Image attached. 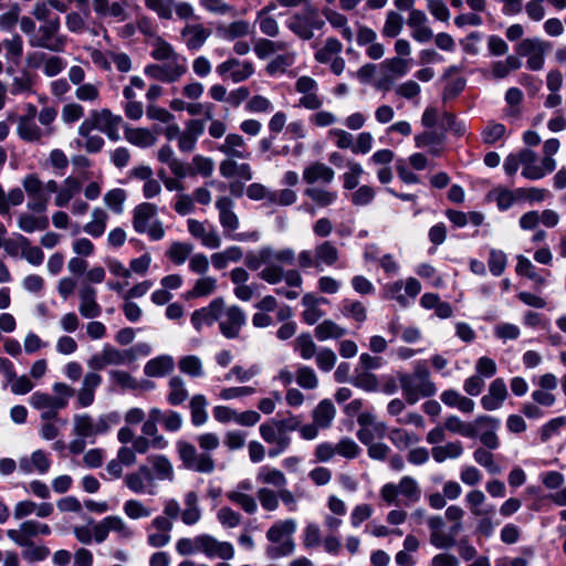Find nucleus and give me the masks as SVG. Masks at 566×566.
<instances>
[{"mask_svg":"<svg viewBox=\"0 0 566 566\" xmlns=\"http://www.w3.org/2000/svg\"><path fill=\"white\" fill-rule=\"evenodd\" d=\"M200 452L190 442L179 440L176 442V449L180 461L187 470L210 474L216 470V461L211 452L220 446V438L214 432H205L196 437Z\"/></svg>","mask_w":566,"mask_h":566,"instance_id":"nucleus-1","label":"nucleus"},{"mask_svg":"<svg viewBox=\"0 0 566 566\" xmlns=\"http://www.w3.org/2000/svg\"><path fill=\"white\" fill-rule=\"evenodd\" d=\"M271 248H262L256 252H249L244 258V264L252 271L259 272V277L269 284H277L284 281L290 286H298L302 283L301 275L295 270L284 272L282 269H276L271 265Z\"/></svg>","mask_w":566,"mask_h":566,"instance_id":"nucleus-2","label":"nucleus"},{"mask_svg":"<svg viewBox=\"0 0 566 566\" xmlns=\"http://www.w3.org/2000/svg\"><path fill=\"white\" fill-rule=\"evenodd\" d=\"M122 420L119 412L111 411L97 418L90 413H76L73 417V433L88 443H95L97 437L105 436L118 426Z\"/></svg>","mask_w":566,"mask_h":566,"instance_id":"nucleus-3","label":"nucleus"},{"mask_svg":"<svg viewBox=\"0 0 566 566\" xmlns=\"http://www.w3.org/2000/svg\"><path fill=\"white\" fill-rule=\"evenodd\" d=\"M399 382L409 405H415L420 398L431 397L437 391L426 361H417L411 374L399 375Z\"/></svg>","mask_w":566,"mask_h":566,"instance_id":"nucleus-4","label":"nucleus"},{"mask_svg":"<svg viewBox=\"0 0 566 566\" xmlns=\"http://www.w3.org/2000/svg\"><path fill=\"white\" fill-rule=\"evenodd\" d=\"M295 530L296 523L294 520L279 521L268 530L266 538L270 545L266 547V556L270 559L281 558L293 553L292 534Z\"/></svg>","mask_w":566,"mask_h":566,"instance_id":"nucleus-5","label":"nucleus"},{"mask_svg":"<svg viewBox=\"0 0 566 566\" xmlns=\"http://www.w3.org/2000/svg\"><path fill=\"white\" fill-rule=\"evenodd\" d=\"M157 206L142 202L133 210V228L139 234H147L151 241H159L165 237L163 222L157 219Z\"/></svg>","mask_w":566,"mask_h":566,"instance_id":"nucleus-6","label":"nucleus"},{"mask_svg":"<svg viewBox=\"0 0 566 566\" xmlns=\"http://www.w3.org/2000/svg\"><path fill=\"white\" fill-rule=\"evenodd\" d=\"M380 497L389 505L402 504L410 506L421 497V490L418 482L409 476H402L398 484L386 483L380 489Z\"/></svg>","mask_w":566,"mask_h":566,"instance_id":"nucleus-7","label":"nucleus"},{"mask_svg":"<svg viewBox=\"0 0 566 566\" xmlns=\"http://www.w3.org/2000/svg\"><path fill=\"white\" fill-rule=\"evenodd\" d=\"M296 429V423L287 424L286 421H270L260 426L261 438L272 447L269 449V457L275 458L287 450L291 444L289 431Z\"/></svg>","mask_w":566,"mask_h":566,"instance_id":"nucleus-8","label":"nucleus"},{"mask_svg":"<svg viewBox=\"0 0 566 566\" xmlns=\"http://www.w3.org/2000/svg\"><path fill=\"white\" fill-rule=\"evenodd\" d=\"M60 18H54L40 24L35 33L30 39V45L43 48L52 52H63L66 38L60 34Z\"/></svg>","mask_w":566,"mask_h":566,"instance_id":"nucleus-9","label":"nucleus"},{"mask_svg":"<svg viewBox=\"0 0 566 566\" xmlns=\"http://www.w3.org/2000/svg\"><path fill=\"white\" fill-rule=\"evenodd\" d=\"M17 135L27 143H36L43 145L50 138L49 128L43 129L36 123V107L28 105L27 113L18 117Z\"/></svg>","mask_w":566,"mask_h":566,"instance_id":"nucleus-10","label":"nucleus"},{"mask_svg":"<svg viewBox=\"0 0 566 566\" xmlns=\"http://www.w3.org/2000/svg\"><path fill=\"white\" fill-rule=\"evenodd\" d=\"M430 530V544L437 549H448L457 544V536L463 531L462 520L454 522L448 534L442 532L446 523L442 516L433 515L427 520Z\"/></svg>","mask_w":566,"mask_h":566,"instance_id":"nucleus-11","label":"nucleus"},{"mask_svg":"<svg viewBox=\"0 0 566 566\" xmlns=\"http://www.w3.org/2000/svg\"><path fill=\"white\" fill-rule=\"evenodd\" d=\"M218 324L220 333L226 338L234 339L239 337L242 327L247 324V315L238 305H226L221 298Z\"/></svg>","mask_w":566,"mask_h":566,"instance_id":"nucleus-12","label":"nucleus"},{"mask_svg":"<svg viewBox=\"0 0 566 566\" xmlns=\"http://www.w3.org/2000/svg\"><path fill=\"white\" fill-rule=\"evenodd\" d=\"M187 59L181 57L165 61L160 64H148L145 66L144 73L151 80L160 81L163 83H175L187 73Z\"/></svg>","mask_w":566,"mask_h":566,"instance_id":"nucleus-13","label":"nucleus"},{"mask_svg":"<svg viewBox=\"0 0 566 566\" xmlns=\"http://www.w3.org/2000/svg\"><path fill=\"white\" fill-rule=\"evenodd\" d=\"M552 49L549 42L538 38L522 40L515 50L518 55L527 57L526 65L532 71H539L544 66L545 54Z\"/></svg>","mask_w":566,"mask_h":566,"instance_id":"nucleus-14","label":"nucleus"},{"mask_svg":"<svg viewBox=\"0 0 566 566\" xmlns=\"http://www.w3.org/2000/svg\"><path fill=\"white\" fill-rule=\"evenodd\" d=\"M23 189L29 198L28 209L34 213H44L50 198L43 189V182L35 174H29L22 181Z\"/></svg>","mask_w":566,"mask_h":566,"instance_id":"nucleus-15","label":"nucleus"},{"mask_svg":"<svg viewBox=\"0 0 566 566\" xmlns=\"http://www.w3.org/2000/svg\"><path fill=\"white\" fill-rule=\"evenodd\" d=\"M51 527L36 520H25L17 528L7 531V536L15 545H25L27 543L34 542L38 536H49Z\"/></svg>","mask_w":566,"mask_h":566,"instance_id":"nucleus-16","label":"nucleus"},{"mask_svg":"<svg viewBox=\"0 0 566 566\" xmlns=\"http://www.w3.org/2000/svg\"><path fill=\"white\" fill-rule=\"evenodd\" d=\"M216 71L223 80H231L233 83H240L247 81L253 75L254 66L250 61L229 57L220 63Z\"/></svg>","mask_w":566,"mask_h":566,"instance_id":"nucleus-17","label":"nucleus"},{"mask_svg":"<svg viewBox=\"0 0 566 566\" xmlns=\"http://www.w3.org/2000/svg\"><path fill=\"white\" fill-rule=\"evenodd\" d=\"M124 484L136 494H156L155 478L147 465H142L137 471L126 474Z\"/></svg>","mask_w":566,"mask_h":566,"instance_id":"nucleus-18","label":"nucleus"},{"mask_svg":"<svg viewBox=\"0 0 566 566\" xmlns=\"http://www.w3.org/2000/svg\"><path fill=\"white\" fill-rule=\"evenodd\" d=\"M289 29L297 36L308 40L314 35L318 27V15L315 9H305L296 13L287 22Z\"/></svg>","mask_w":566,"mask_h":566,"instance_id":"nucleus-19","label":"nucleus"},{"mask_svg":"<svg viewBox=\"0 0 566 566\" xmlns=\"http://www.w3.org/2000/svg\"><path fill=\"white\" fill-rule=\"evenodd\" d=\"M19 470L22 474L33 473L44 475L52 465L51 454L44 450L38 449L30 455H23L18 461Z\"/></svg>","mask_w":566,"mask_h":566,"instance_id":"nucleus-20","label":"nucleus"},{"mask_svg":"<svg viewBox=\"0 0 566 566\" xmlns=\"http://www.w3.org/2000/svg\"><path fill=\"white\" fill-rule=\"evenodd\" d=\"M500 427V420L491 416L476 417V430L481 446L489 450H496L500 448V439L496 430Z\"/></svg>","mask_w":566,"mask_h":566,"instance_id":"nucleus-21","label":"nucleus"},{"mask_svg":"<svg viewBox=\"0 0 566 566\" xmlns=\"http://www.w3.org/2000/svg\"><path fill=\"white\" fill-rule=\"evenodd\" d=\"M92 112L97 125V130L105 134L112 142L119 140V128L123 124V117L113 114L108 108L93 109Z\"/></svg>","mask_w":566,"mask_h":566,"instance_id":"nucleus-22","label":"nucleus"},{"mask_svg":"<svg viewBox=\"0 0 566 566\" xmlns=\"http://www.w3.org/2000/svg\"><path fill=\"white\" fill-rule=\"evenodd\" d=\"M427 14L419 10L412 9L407 19V24L411 29V36L419 43H427L433 38V31L428 25Z\"/></svg>","mask_w":566,"mask_h":566,"instance_id":"nucleus-23","label":"nucleus"},{"mask_svg":"<svg viewBox=\"0 0 566 566\" xmlns=\"http://www.w3.org/2000/svg\"><path fill=\"white\" fill-rule=\"evenodd\" d=\"M201 554L208 558L230 560L234 556V547L230 542H222L209 534H202Z\"/></svg>","mask_w":566,"mask_h":566,"instance_id":"nucleus-24","label":"nucleus"},{"mask_svg":"<svg viewBox=\"0 0 566 566\" xmlns=\"http://www.w3.org/2000/svg\"><path fill=\"white\" fill-rule=\"evenodd\" d=\"M216 208L219 212V222L227 235L239 229L240 221L233 210L234 202L230 197H219L216 201Z\"/></svg>","mask_w":566,"mask_h":566,"instance_id":"nucleus-25","label":"nucleus"},{"mask_svg":"<svg viewBox=\"0 0 566 566\" xmlns=\"http://www.w3.org/2000/svg\"><path fill=\"white\" fill-rule=\"evenodd\" d=\"M187 228L189 233L196 239L200 240L203 247L208 249L220 248L221 238L213 227L207 228L205 223L199 220L188 219Z\"/></svg>","mask_w":566,"mask_h":566,"instance_id":"nucleus-26","label":"nucleus"},{"mask_svg":"<svg viewBox=\"0 0 566 566\" xmlns=\"http://www.w3.org/2000/svg\"><path fill=\"white\" fill-rule=\"evenodd\" d=\"M295 90L302 95L298 99V106L307 109H316L318 107L315 80L310 76H301L295 83Z\"/></svg>","mask_w":566,"mask_h":566,"instance_id":"nucleus-27","label":"nucleus"},{"mask_svg":"<svg viewBox=\"0 0 566 566\" xmlns=\"http://www.w3.org/2000/svg\"><path fill=\"white\" fill-rule=\"evenodd\" d=\"M217 149L224 154L227 159H248L250 153L243 137L239 134H228L224 142L218 145Z\"/></svg>","mask_w":566,"mask_h":566,"instance_id":"nucleus-28","label":"nucleus"},{"mask_svg":"<svg viewBox=\"0 0 566 566\" xmlns=\"http://www.w3.org/2000/svg\"><path fill=\"white\" fill-rule=\"evenodd\" d=\"M80 305L78 312L84 318H96L102 313V307L96 301V290L90 285H84L78 291Z\"/></svg>","mask_w":566,"mask_h":566,"instance_id":"nucleus-29","label":"nucleus"},{"mask_svg":"<svg viewBox=\"0 0 566 566\" xmlns=\"http://www.w3.org/2000/svg\"><path fill=\"white\" fill-rule=\"evenodd\" d=\"M102 384V376L95 371L86 373L81 389L77 392V402L82 408H87L95 400V390Z\"/></svg>","mask_w":566,"mask_h":566,"instance_id":"nucleus-30","label":"nucleus"},{"mask_svg":"<svg viewBox=\"0 0 566 566\" xmlns=\"http://www.w3.org/2000/svg\"><path fill=\"white\" fill-rule=\"evenodd\" d=\"M507 397V389L502 378L494 379L489 387V392L481 398V405L485 410L499 409Z\"/></svg>","mask_w":566,"mask_h":566,"instance_id":"nucleus-31","label":"nucleus"},{"mask_svg":"<svg viewBox=\"0 0 566 566\" xmlns=\"http://www.w3.org/2000/svg\"><path fill=\"white\" fill-rule=\"evenodd\" d=\"M221 306V297L214 298L206 307L196 310L191 315V323L197 331L202 326H210L219 319V311Z\"/></svg>","mask_w":566,"mask_h":566,"instance_id":"nucleus-32","label":"nucleus"},{"mask_svg":"<svg viewBox=\"0 0 566 566\" xmlns=\"http://www.w3.org/2000/svg\"><path fill=\"white\" fill-rule=\"evenodd\" d=\"M303 180L308 185L304 195L312 199L313 205L304 203L301 208L313 216L315 213V203L318 202V188L315 185L318 180V164H312L304 169Z\"/></svg>","mask_w":566,"mask_h":566,"instance_id":"nucleus-33","label":"nucleus"},{"mask_svg":"<svg viewBox=\"0 0 566 566\" xmlns=\"http://www.w3.org/2000/svg\"><path fill=\"white\" fill-rule=\"evenodd\" d=\"M160 163L167 165L177 178H186L189 174V165L181 161L170 145H163L157 153Z\"/></svg>","mask_w":566,"mask_h":566,"instance_id":"nucleus-34","label":"nucleus"},{"mask_svg":"<svg viewBox=\"0 0 566 566\" xmlns=\"http://www.w3.org/2000/svg\"><path fill=\"white\" fill-rule=\"evenodd\" d=\"M32 61V66L41 67L42 72L49 77L56 76L66 67L64 59L56 55H46L45 53H35Z\"/></svg>","mask_w":566,"mask_h":566,"instance_id":"nucleus-35","label":"nucleus"},{"mask_svg":"<svg viewBox=\"0 0 566 566\" xmlns=\"http://www.w3.org/2000/svg\"><path fill=\"white\" fill-rule=\"evenodd\" d=\"M464 452L463 443L460 440L449 441L444 444L434 446L431 449L432 459L437 463H443L447 460H457Z\"/></svg>","mask_w":566,"mask_h":566,"instance_id":"nucleus-36","label":"nucleus"},{"mask_svg":"<svg viewBox=\"0 0 566 566\" xmlns=\"http://www.w3.org/2000/svg\"><path fill=\"white\" fill-rule=\"evenodd\" d=\"M210 32L202 24H187L181 30V36L185 39L186 45L189 50H199L207 39Z\"/></svg>","mask_w":566,"mask_h":566,"instance_id":"nucleus-37","label":"nucleus"},{"mask_svg":"<svg viewBox=\"0 0 566 566\" xmlns=\"http://www.w3.org/2000/svg\"><path fill=\"white\" fill-rule=\"evenodd\" d=\"M219 171L224 178L238 177L245 181L253 178L251 166L247 163L239 164L234 159H223L220 163Z\"/></svg>","mask_w":566,"mask_h":566,"instance_id":"nucleus-38","label":"nucleus"},{"mask_svg":"<svg viewBox=\"0 0 566 566\" xmlns=\"http://www.w3.org/2000/svg\"><path fill=\"white\" fill-rule=\"evenodd\" d=\"M185 509L180 513L184 524L191 526L201 520V510L199 507V497L196 492L190 491L184 497Z\"/></svg>","mask_w":566,"mask_h":566,"instance_id":"nucleus-39","label":"nucleus"},{"mask_svg":"<svg viewBox=\"0 0 566 566\" xmlns=\"http://www.w3.org/2000/svg\"><path fill=\"white\" fill-rule=\"evenodd\" d=\"M295 62V53L291 50L290 44L284 50H280L276 56L273 57L266 65V73L269 75H277L286 72Z\"/></svg>","mask_w":566,"mask_h":566,"instance_id":"nucleus-40","label":"nucleus"},{"mask_svg":"<svg viewBox=\"0 0 566 566\" xmlns=\"http://www.w3.org/2000/svg\"><path fill=\"white\" fill-rule=\"evenodd\" d=\"M464 501H465L468 509L470 510V513L473 516H483V515H493L494 514L493 505H490L489 507H483V505L486 502V496L479 489H473V490L469 491L465 495Z\"/></svg>","mask_w":566,"mask_h":566,"instance_id":"nucleus-41","label":"nucleus"},{"mask_svg":"<svg viewBox=\"0 0 566 566\" xmlns=\"http://www.w3.org/2000/svg\"><path fill=\"white\" fill-rule=\"evenodd\" d=\"M111 533L119 543H129L136 537V530L119 515H108Z\"/></svg>","mask_w":566,"mask_h":566,"instance_id":"nucleus-42","label":"nucleus"},{"mask_svg":"<svg viewBox=\"0 0 566 566\" xmlns=\"http://www.w3.org/2000/svg\"><path fill=\"white\" fill-rule=\"evenodd\" d=\"M174 369V359L169 355H160L148 360L144 366V373L148 377H164Z\"/></svg>","mask_w":566,"mask_h":566,"instance_id":"nucleus-43","label":"nucleus"},{"mask_svg":"<svg viewBox=\"0 0 566 566\" xmlns=\"http://www.w3.org/2000/svg\"><path fill=\"white\" fill-rule=\"evenodd\" d=\"M256 481L264 485H272L281 490L287 485V480L284 473L273 467L262 465L256 472Z\"/></svg>","mask_w":566,"mask_h":566,"instance_id":"nucleus-44","label":"nucleus"},{"mask_svg":"<svg viewBox=\"0 0 566 566\" xmlns=\"http://www.w3.org/2000/svg\"><path fill=\"white\" fill-rule=\"evenodd\" d=\"M189 398L185 380L180 376H172L168 380L167 401L170 406H180Z\"/></svg>","mask_w":566,"mask_h":566,"instance_id":"nucleus-45","label":"nucleus"},{"mask_svg":"<svg viewBox=\"0 0 566 566\" xmlns=\"http://www.w3.org/2000/svg\"><path fill=\"white\" fill-rule=\"evenodd\" d=\"M446 430L464 438H476V419L473 422H464L458 416H449L443 423Z\"/></svg>","mask_w":566,"mask_h":566,"instance_id":"nucleus-46","label":"nucleus"},{"mask_svg":"<svg viewBox=\"0 0 566 566\" xmlns=\"http://www.w3.org/2000/svg\"><path fill=\"white\" fill-rule=\"evenodd\" d=\"M150 415L155 419H159V422L163 424L164 429L169 432H177L181 429L184 419L182 416L175 410H166L161 411L158 408H151Z\"/></svg>","mask_w":566,"mask_h":566,"instance_id":"nucleus-47","label":"nucleus"},{"mask_svg":"<svg viewBox=\"0 0 566 566\" xmlns=\"http://www.w3.org/2000/svg\"><path fill=\"white\" fill-rule=\"evenodd\" d=\"M124 135L128 143L140 148H148L156 143L155 135L148 128L126 126Z\"/></svg>","mask_w":566,"mask_h":566,"instance_id":"nucleus-48","label":"nucleus"},{"mask_svg":"<svg viewBox=\"0 0 566 566\" xmlns=\"http://www.w3.org/2000/svg\"><path fill=\"white\" fill-rule=\"evenodd\" d=\"M208 400L205 395H193L189 401V409L191 415V423L195 427H201L208 421Z\"/></svg>","mask_w":566,"mask_h":566,"instance_id":"nucleus-49","label":"nucleus"},{"mask_svg":"<svg viewBox=\"0 0 566 566\" xmlns=\"http://www.w3.org/2000/svg\"><path fill=\"white\" fill-rule=\"evenodd\" d=\"M107 220L108 214L104 209L94 208L92 219L83 227V231L93 238H99L106 230Z\"/></svg>","mask_w":566,"mask_h":566,"instance_id":"nucleus-50","label":"nucleus"},{"mask_svg":"<svg viewBox=\"0 0 566 566\" xmlns=\"http://www.w3.org/2000/svg\"><path fill=\"white\" fill-rule=\"evenodd\" d=\"M18 227L27 233L34 231H42L49 227V219L46 216H35L28 212H22L18 218Z\"/></svg>","mask_w":566,"mask_h":566,"instance_id":"nucleus-51","label":"nucleus"},{"mask_svg":"<svg viewBox=\"0 0 566 566\" xmlns=\"http://www.w3.org/2000/svg\"><path fill=\"white\" fill-rule=\"evenodd\" d=\"M17 245L21 250V256L25 259L32 265H40L44 260V254L39 247H32L30 240L19 234L17 237Z\"/></svg>","mask_w":566,"mask_h":566,"instance_id":"nucleus-52","label":"nucleus"},{"mask_svg":"<svg viewBox=\"0 0 566 566\" xmlns=\"http://www.w3.org/2000/svg\"><path fill=\"white\" fill-rule=\"evenodd\" d=\"M492 451L493 450L483 447H478L474 449L472 457L474 462L484 468L490 474H499L501 473V467L496 463L495 455Z\"/></svg>","mask_w":566,"mask_h":566,"instance_id":"nucleus-53","label":"nucleus"},{"mask_svg":"<svg viewBox=\"0 0 566 566\" xmlns=\"http://www.w3.org/2000/svg\"><path fill=\"white\" fill-rule=\"evenodd\" d=\"M95 13L102 18L111 17L119 21L125 20L124 7L119 2L108 3V0H93Z\"/></svg>","mask_w":566,"mask_h":566,"instance_id":"nucleus-54","label":"nucleus"},{"mask_svg":"<svg viewBox=\"0 0 566 566\" xmlns=\"http://www.w3.org/2000/svg\"><path fill=\"white\" fill-rule=\"evenodd\" d=\"M81 184L73 177H67L63 181V186L59 189L54 202L57 207L62 208L67 206L72 198L80 191Z\"/></svg>","mask_w":566,"mask_h":566,"instance_id":"nucleus-55","label":"nucleus"},{"mask_svg":"<svg viewBox=\"0 0 566 566\" xmlns=\"http://www.w3.org/2000/svg\"><path fill=\"white\" fill-rule=\"evenodd\" d=\"M287 48L285 41H272L268 39H258L254 42V53L260 60H265L273 54L279 53L280 50Z\"/></svg>","mask_w":566,"mask_h":566,"instance_id":"nucleus-56","label":"nucleus"},{"mask_svg":"<svg viewBox=\"0 0 566 566\" xmlns=\"http://www.w3.org/2000/svg\"><path fill=\"white\" fill-rule=\"evenodd\" d=\"M443 136L436 132H423L415 136V144L418 148L428 147L430 153L439 155L442 151Z\"/></svg>","mask_w":566,"mask_h":566,"instance_id":"nucleus-57","label":"nucleus"},{"mask_svg":"<svg viewBox=\"0 0 566 566\" xmlns=\"http://www.w3.org/2000/svg\"><path fill=\"white\" fill-rule=\"evenodd\" d=\"M226 496L231 503L241 507L248 514H254L258 511V502L252 494L239 491H228Z\"/></svg>","mask_w":566,"mask_h":566,"instance_id":"nucleus-58","label":"nucleus"},{"mask_svg":"<svg viewBox=\"0 0 566 566\" xmlns=\"http://www.w3.org/2000/svg\"><path fill=\"white\" fill-rule=\"evenodd\" d=\"M403 28V18L397 11L390 10L386 13V19L381 29L384 38L394 39L398 36Z\"/></svg>","mask_w":566,"mask_h":566,"instance_id":"nucleus-59","label":"nucleus"},{"mask_svg":"<svg viewBox=\"0 0 566 566\" xmlns=\"http://www.w3.org/2000/svg\"><path fill=\"white\" fill-rule=\"evenodd\" d=\"M522 62L515 55H509L505 60L496 61L492 64L491 74L494 78L506 77L512 71L518 70Z\"/></svg>","mask_w":566,"mask_h":566,"instance_id":"nucleus-60","label":"nucleus"},{"mask_svg":"<svg viewBox=\"0 0 566 566\" xmlns=\"http://www.w3.org/2000/svg\"><path fill=\"white\" fill-rule=\"evenodd\" d=\"M489 197L496 202L501 211L509 210L517 201L516 189L510 190L503 187L494 188L490 191Z\"/></svg>","mask_w":566,"mask_h":566,"instance_id":"nucleus-61","label":"nucleus"},{"mask_svg":"<svg viewBox=\"0 0 566 566\" xmlns=\"http://www.w3.org/2000/svg\"><path fill=\"white\" fill-rule=\"evenodd\" d=\"M101 86L99 82L97 83H82L76 86L74 95L77 101L94 104L99 101L101 97Z\"/></svg>","mask_w":566,"mask_h":566,"instance_id":"nucleus-62","label":"nucleus"},{"mask_svg":"<svg viewBox=\"0 0 566 566\" xmlns=\"http://www.w3.org/2000/svg\"><path fill=\"white\" fill-rule=\"evenodd\" d=\"M179 370L192 378H199L205 375L201 359L196 355H187L178 361Z\"/></svg>","mask_w":566,"mask_h":566,"instance_id":"nucleus-63","label":"nucleus"},{"mask_svg":"<svg viewBox=\"0 0 566 566\" xmlns=\"http://www.w3.org/2000/svg\"><path fill=\"white\" fill-rule=\"evenodd\" d=\"M352 384L355 387L369 392L380 389L377 376L367 370H359V368H355V376Z\"/></svg>","mask_w":566,"mask_h":566,"instance_id":"nucleus-64","label":"nucleus"}]
</instances>
